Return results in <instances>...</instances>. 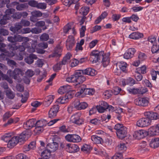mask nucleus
I'll use <instances>...</instances> for the list:
<instances>
[{
  "mask_svg": "<svg viewBox=\"0 0 159 159\" xmlns=\"http://www.w3.org/2000/svg\"><path fill=\"white\" fill-rule=\"evenodd\" d=\"M30 134L28 130H25L18 136H12L8 143L7 147L10 148H13L19 142H21L27 139L30 136Z\"/></svg>",
  "mask_w": 159,
  "mask_h": 159,
  "instance_id": "1",
  "label": "nucleus"
},
{
  "mask_svg": "<svg viewBox=\"0 0 159 159\" xmlns=\"http://www.w3.org/2000/svg\"><path fill=\"white\" fill-rule=\"evenodd\" d=\"M37 40H32L31 43V47L33 48V52L35 51V49L36 50L37 53L43 54L45 53V51L43 49L48 47V44L47 43L42 42L39 43L37 46Z\"/></svg>",
  "mask_w": 159,
  "mask_h": 159,
  "instance_id": "2",
  "label": "nucleus"
},
{
  "mask_svg": "<svg viewBox=\"0 0 159 159\" xmlns=\"http://www.w3.org/2000/svg\"><path fill=\"white\" fill-rule=\"evenodd\" d=\"M82 114L80 112L73 114L70 118V121L73 123L80 125L84 123V119L82 117Z\"/></svg>",
  "mask_w": 159,
  "mask_h": 159,
  "instance_id": "3",
  "label": "nucleus"
},
{
  "mask_svg": "<svg viewBox=\"0 0 159 159\" xmlns=\"http://www.w3.org/2000/svg\"><path fill=\"white\" fill-rule=\"evenodd\" d=\"M103 54H104L103 51L99 52L97 50H93L90 53V59L93 62H96L101 60V58L102 57Z\"/></svg>",
  "mask_w": 159,
  "mask_h": 159,
  "instance_id": "4",
  "label": "nucleus"
},
{
  "mask_svg": "<svg viewBox=\"0 0 159 159\" xmlns=\"http://www.w3.org/2000/svg\"><path fill=\"white\" fill-rule=\"evenodd\" d=\"M86 86L85 85H81L79 88L80 91L78 92L77 94L80 95L83 93L86 95H93L95 93V90L93 89H86Z\"/></svg>",
  "mask_w": 159,
  "mask_h": 159,
  "instance_id": "5",
  "label": "nucleus"
},
{
  "mask_svg": "<svg viewBox=\"0 0 159 159\" xmlns=\"http://www.w3.org/2000/svg\"><path fill=\"white\" fill-rule=\"evenodd\" d=\"M149 99L147 97L139 98L134 100L135 104L140 107H146L148 106Z\"/></svg>",
  "mask_w": 159,
  "mask_h": 159,
  "instance_id": "6",
  "label": "nucleus"
},
{
  "mask_svg": "<svg viewBox=\"0 0 159 159\" xmlns=\"http://www.w3.org/2000/svg\"><path fill=\"white\" fill-rule=\"evenodd\" d=\"M66 140L70 142L78 143L81 140V139L79 135L76 134H68L65 137Z\"/></svg>",
  "mask_w": 159,
  "mask_h": 159,
  "instance_id": "7",
  "label": "nucleus"
},
{
  "mask_svg": "<svg viewBox=\"0 0 159 159\" xmlns=\"http://www.w3.org/2000/svg\"><path fill=\"white\" fill-rule=\"evenodd\" d=\"M151 121L148 117H143L139 120L136 122V125L140 127H143L151 125Z\"/></svg>",
  "mask_w": 159,
  "mask_h": 159,
  "instance_id": "8",
  "label": "nucleus"
},
{
  "mask_svg": "<svg viewBox=\"0 0 159 159\" xmlns=\"http://www.w3.org/2000/svg\"><path fill=\"white\" fill-rule=\"evenodd\" d=\"M74 108L77 110L85 109L88 106V104L85 102H80L78 99H75L73 103Z\"/></svg>",
  "mask_w": 159,
  "mask_h": 159,
  "instance_id": "9",
  "label": "nucleus"
},
{
  "mask_svg": "<svg viewBox=\"0 0 159 159\" xmlns=\"http://www.w3.org/2000/svg\"><path fill=\"white\" fill-rule=\"evenodd\" d=\"M59 109V106L57 105H55L51 107L48 111V117L52 118L56 116L57 113Z\"/></svg>",
  "mask_w": 159,
  "mask_h": 159,
  "instance_id": "10",
  "label": "nucleus"
},
{
  "mask_svg": "<svg viewBox=\"0 0 159 159\" xmlns=\"http://www.w3.org/2000/svg\"><path fill=\"white\" fill-rule=\"evenodd\" d=\"M108 104L107 103L103 101L99 102V105L96 107V108L98 112L102 113L104 112L107 109Z\"/></svg>",
  "mask_w": 159,
  "mask_h": 159,
  "instance_id": "11",
  "label": "nucleus"
},
{
  "mask_svg": "<svg viewBox=\"0 0 159 159\" xmlns=\"http://www.w3.org/2000/svg\"><path fill=\"white\" fill-rule=\"evenodd\" d=\"M144 114V116L148 117L151 121L152 120L159 119V114L156 112L147 111L145 112Z\"/></svg>",
  "mask_w": 159,
  "mask_h": 159,
  "instance_id": "12",
  "label": "nucleus"
},
{
  "mask_svg": "<svg viewBox=\"0 0 159 159\" xmlns=\"http://www.w3.org/2000/svg\"><path fill=\"white\" fill-rule=\"evenodd\" d=\"M11 48H12L13 49V52H12L14 54V52H18L19 51H20L19 52L20 57L18 59L19 60H22L23 57L22 55V53L23 52V51L25 50L24 47L22 46H20L19 47H18L15 45H11Z\"/></svg>",
  "mask_w": 159,
  "mask_h": 159,
  "instance_id": "13",
  "label": "nucleus"
},
{
  "mask_svg": "<svg viewBox=\"0 0 159 159\" xmlns=\"http://www.w3.org/2000/svg\"><path fill=\"white\" fill-rule=\"evenodd\" d=\"M147 135L146 131L144 130H137L133 134L134 137L137 139H140L144 138Z\"/></svg>",
  "mask_w": 159,
  "mask_h": 159,
  "instance_id": "14",
  "label": "nucleus"
},
{
  "mask_svg": "<svg viewBox=\"0 0 159 159\" xmlns=\"http://www.w3.org/2000/svg\"><path fill=\"white\" fill-rule=\"evenodd\" d=\"M35 119H30L24 123L23 124V127L26 129H30L35 126Z\"/></svg>",
  "mask_w": 159,
  "mask_h": 159,
  "instance_id": "15",
  "label": "nucleus"
},
{
  "mask_svg": "<svg viewBox=\"0 0 159 159\" xmlns=\"http://www.w3.org/2000/svg\"><path fill=\"white\" fill-rule=\"evenodd\" d=\"M66 151L70 153H74L80 150L78 146L76 144L68 143Z\"/></svg>",
  "mask_w": 159,
  "mask_h": 159,
  "instance_id": "16",
  "label": "nucleus"
},
{
  "mask_svg": "<svg viewBox=\"0 0 159 159\" xmlns=\"http://www.w3.org/2000/svg\"><path fill=\"white\" fill-rule=\"evenodd\" d=\"M148 133L150 135L154 136L159 135V126H152L148 130Z\"/></svg>",
  "mask_w": 159,
  "mask_h": 159,
  "instance_id": "17",
  "label": "nucleus"
},
{
  "mask_svg": "<svg viewBox=\"0 0 159 159\" xmlns=\"http://www.w3.org/2000/svg\"><path fill=\"white\" fill-rule=\"evenodd\" d=\"M62 51L61 47L59 44L57 45L55 49L54 52L49 55V58L60 57L61 55V53Z\"/></svg>",
  "mask_w": 159,
  "mask_h": 159,
  "instance_id": "18",
  "label": "nucleus"
},
{
  "mask_svg": "<svg viewBox=\"0 0 159 159\" xmlns=\"http://www.w3.org/2000/svg\"><path fill=\"white\" fill-rule=\"evenodd\" d=\"M77 84H80L86 80L85 77L83 75L84 74L83 71L81 70H77Z\"/></svg>",
  "mask_w": 159,
  "mask_h": 159,
  "instance_id": "19",
  "label": "nucleus"
},
{
  "mask_svg": "<svg viewBox=\"0 0 159 159\" xmlns=\"http://www.w3.org/2000/svg\"><path fill=\"white\" fill-rule=\"evenodd\" d=\"M58 148V144L55 142L48 143L46 146V149L51 152L56 151Z\"/></svg>",
  "mask_w": 159,
  "mask_h": 159,
  "instance_id": "20",
  "label": "nucleus"
},
{
  "mask_svg": "<svg viewBox=\"0 0 159 159\" xmlns=\"http://www.w3.org/2000/svg\"><path fill=\"white\" fill-rule=\"evenodd\" d=\"M121 83L123 86H125L126 85L132 86L136 84L135 80L131 77H128L126 79H123L121 81Z\"/></svg>",
  "mask_w": 159,
  "mask_h": 159,
  "instance_id": "21",
  "label": "nucleus"
},
{
  "mask_svg": "<svg viewBox=\"0 0 159 159\" xmlns=\"http://www.w3.org/2000/svg\"><path fill=\"white\" fill-rule=\"evenodd\" d=\"M127 133V128L125 127L120 131H116V134L118 137L120 139H123L126 136Z\"/></svg>",
  "mask_w": 159,
  "mask_h": 159,
  "instance_id": "22",
  "label": "nucleus"
},
{
  "mask_svg": "<svg viewBox=\"0 0 159 159\" xmlns=\"http://www.w3.org/2000/svg\"><path fill=\"white\" fill-rule=\"evenodd\" d=\"M135 52V50L134 48H129L124 55V57L126 59H129L133 57L134 53Z\"/></svg>",
  "mask_w": 159,
  "mask_h": 159,
  "instance_id": "23",
  "label": "nucleus"
},
{
  "mask_svg": "<svg viewBox=\"0 0 159 159\" xmlns=\"http://www.w3.org/2000/svg\"><path fill=\"white\" fill-rule=\"evenodd\" d=\"M152 44L151 51L152 53H155L159 51V40H151Z\"/></svg>",
  "mask_w": 159,
  "mask_h": 159,
  "instance_id": "24",
  "label": "nucleus"
},
{
  "mask_svg": "<svg viewBox=\"0 0 159 159\" xmlns=\"http://www.w3.org/2000/svg\"><path fill=\"white\" fill-rule=\"evenodd\" d=\"M32 16L30 17V20L31 21L34 22L36 21V20L34 18H37L41 17L42 15V13L39 11H34L31 12Z\"/></svg>",
  "mask_w": 159,
  "mask_h": 159,
  "instance_id": "25",
  "label": "nucleus"
},
{
  "mask_svg": "<svg viewBox=\"0 0 159 159\" xmlns=\"http://www.w3.org/2000/svg\"><path fill=\"white\" fill-rule=\"evenodd\" d=\"M150 146L152 148H156L159 147V138L152 139L149 143Z\"/></svg>",
  "mask_w": 159,
  "mask_h": 159,
  "instance_id": "26",
  "label": "nucleus"
},
{
  "mask_svg": "<svg viewBox=\"0 0 159 159\" xmlns=\"http://www.w3.org/2000/svg\"><path fill=\"white\" fill-rule=\"evenodd\" d=\"M143 36L142 33L138 32H134L130 34L129 38L132 39H139L142 38Z\"/></svg>",
  "mask_w": 159,
  "mask_h": 159,
  "instance_id": "27",
  "label": "nucleus"
},
{
  "mask_svg": "<svg viewBox=\"0 0 159 159\" xmlns=\"http://www.w3.org/2000/svg\"><path fill=\"white\" fill-rule=\"evenodd\" d=\"M84 74L93 76L96 74V70L91 68H88L85 70H82Z\"/></svg>",
  "mask_w": 159,
  "mask_h": 159,
  "instance_id": "28",
  "label": "nucleus"
},
{
  "mask_svg": "<svg viewBox=\"0 0 159 159\" xmlns=\"http://www.w3.org/2000/svg\"><path fill=\"white\" fill-rule=\"evenodd\" d=\"M23 73L20 69L16 68L14 70V78L15 80H19L20 75L22 76Z\"/></svg>",
  "mask_w": 159,
  "mask_h": 159,
  "instance_id": "29",
  "label": "nucleus"
},
{
  "mask_svg": "<svg viewBox=\"0 0 159 159\" xmlns=\"http://www.w3.org/2000/svg\"><path fill=\"white\" fill-rule=\"evenodd\" d=\"M70 90V86L68 85H66L60 87L58 90V92L59 93L62 94L65 93H67Z\"/></svg>",
  "mask_w": 159,
  "mask_h": 159,
  "instance_id": "30",
  "label": "nucleus"
},
{
  "mask_svg": "<svg viewBox=\"0 0 159 159\" xmlns=\"http://www.w3.org/2000/svg\"><path fill=\"white\" fill-rule=\"evenodd\" d=\"M37 56L34 54H31L25 59V62L28 64H30L34 62V59H37Z\"/></svg>",
  "mask_w": 159,
  "mask_h": 159,
  "instance_id": "31",
  "label": "nucleus"
},
{
  "mask_svg": "<svg viewBox=\"0 0 159 159\" xmlns=\"http://www.w3.org/2000/svg\"><path fill=\"white\" fill-rule=\"evenodd\" d=\"M22 28V26L20 23H16L14 26L11 27L10 29L11 31L17 33L19 32L20 29Z\"/></svg>",
  "mask_w": 159,
  "mask_h": 159,
  "instance_id": "32",
  "label": "nucleus"
},
{
  "mask_svg": "<svg viewBox=\"0 0 159 159\" xmlns=\"http://www.w3.org/2000/svg\"><path fill=\"white\" fill-rule=\"evenodd\" d=\"M54 99V96L52 95H50L47 97L43 102L44 105L46 107L49 106L53 101Z\"/></svg>",
  "mask_w": 159,
  "mask_h": 159,
  "instance_id": "33",
  "label": "nucleus"
},
{
  "mask_svg": "<svg viewBox=\"0 0 159 159\" xmlns=\"http://www.w3.org/2000/svg\"><path fill=\"white\" fill-rule=\"evenodd\" d=\"M8 40H29V39L27 37H24L20 35L16 34L14 36L8 37Z\"/></svg>",
  "mask_w": 159,
  "mask_h": 159,
  "instance_id": "34",
  "label": "nucleus"
},
{
  "mask_svg": "<svg viewBox=\"0 0 159 159\" xmlns=\"http://www.w3.org/2000/svg\"><path fill=\"white\" fill-rule=\"evenodd\" d=\"M117 65L123 71L126 72L127 64L125 62L123 61L118 62L117 63Z\"/></svg>",
  "mask_w": 159,
  "mask_h": 159,
  "instance_id": "35",
  "label": "nucleus"
},
{
  "mask_svg": "<svg viewBox=\"0 0 159 159\" xmlns=\"http://www.w3.org/2000/svg\"><path fill=\"white\" fill-rule=\"evenodd\" d=\"M75 42L74 40H66V46L68 50H71L74 46Z\"/></svg>",
  "mask_w": 159,
  "mask_h": 159,
  "instance_id": "36",
  "label": "nucleus"
},
{
  "mask_svg": "<svg viewBox=\"0 0 159 159\" xmlns=\"http://www.w3.org/2000/svg\"><path fill=\"white\" fill-rule=\"evenodd\" d=\"M13 136V134L11 133H6L1 137L2 140L5 142H8L9 141L11 137Z\"/></svg>",
  "mask_w": 159,
  "mask_h": 159,
  "instance_id": "37",
  "label": "nucleus"
},
{
  "mask_svg": "<svg viewBox=\"0 0 159 159\" xmlns=\"http://www.w3.org/2000/svg\"><path fill=\"white\" fill-rule=\"evenodd\" d=\"M5 93L6 96L10 99H13L15 96V93L9 89L5 91Z\"/></svg>",
  "mask_w": 159,
  "mask_h": 159,
  "instance_id": "38",
  "label": "nucleus"
},
{
  "mask_svg": "<svg viewBox=\"0 0 159 159\" xmlns=\"http://www.w3.org/2000/svg\"><path fill=\"white\" fill-rule=\"evenodd\" d=\"M127 90L130 93L134 95L139 94V88H131L130 87H128L127 88Z\"/></svg>",
  "mask_w": 159,
  "mask_h": 159,
  "instance_id": "39",
  "label": "nucleus"
},
{
  "mask_svg": "<svg viewBox=\"0 0 159 159\" xmlns=\"http://www.w3.org/2000/svg\"><path fill=\"white\" fill-rule=\"evenodd\" d=\"M47 124V121L44 120H41L35 122V126L43 127Z\"/></svg>",
  "mask_w": 159,
  "mask_h": 159,
  "instance_id": "40",
  "label": "nucleus"
},
{
  "mask_svg": "<svg viewBox=\"0 0 159 159\" xmlns=\"http://www.w3.org/2000/svg\"><path fill=\"white\" fill-rule=\"evenodd\" d=\"M91 140L94 143L99 144L101 143L102 139L96 135H92L91 137Z\"/></svg>",
  "mask_w": 159,
  "mask_h": 159,
  "instance_id": "41",
  "label": "nucleus"
},
{
  "mask_svg": "<svg viewBox=\"0 0 159 159\" xmlns=\"http://www.w3.org/2000/svg\"><path fill=\"white\" fill-rule=\"evenodd\" d=\"M73 24V23L71 22L68 23L63 28L64 33L65 34L68 33V31L72 28Z\"/></svg>",
  "mask_w": 159,
  "mask_h": 159,
  "instance_id": "42",
  "label": "nucleus"
},
{
  "mask_svg": "<svg viewBox=\"0 0 159 159\" xmlns=\"http://www.w3.org/2000/svg\"><path fill=\"white\" fill-rule=\"evenodd\" d=\"M89 8L87 7H82L79 10L80 13L84 16L86 15L89 12Z\"/></svg>",
  "mask_w": 159,
  "mask_h": 159,
  "instance_id": "43",
  "label": "nucleus"
},
{
  "mask_svg": "<svg viewBox=\"0 0 159 159\" xmlns=\"http://www.w3.org/2000/svg\"><path fill=\"white\" fill-rule=\"evenodd\" d=\"M84 40H80V42H78L75 48V50L76 52L79 51H82L83 48L82 46L84 44Z\"/></svg>",
  "mask_w": 159,
  "mask_h": 159,
  "instance_id": "44",
  "label": "nucleus"
},
{
  "mask_svg": "<svg viewBox=\"0 0 159 159\" xmlns=\"http://www.w3.org/2000/svg\"><path fill=\"white\" fill-rule=\"evenodd\" d=\"M25 31H27V32H29L30 30L33 33L38 34L40 33L41 32V29H38L36 28H34L32 29L31 30H30L29 28H26L25 29Z\"/></svg>",
  "mask_w": 159,
  "mask_h": 159,
  "instance_id": "45",
  "label": "nucleus"
},
{
  "mask_svg": "<svg viewBox=\"0 0 159 159\" xmlns=\"http://www.w3.org/2000/svg\"><path fill=\"white\" fill-rule=\"evenodd\" d=\"M92 148L90 145L88 144H85L81 148L82 151L86 153L89 152L91 150Z\"/></svg>",
  "mask_w": 159,
  "mask_h": 159,
  "instance_id": "46",
  "label": "nucleus"
},
{
  "mask_svg": "<svg viewBox=\"0 0 159 159\" xmlns=\"http://www.w3.org/2000/svg\"><path fill=\"white\" fill-rule=\"evenodd\" d=\"M27 7L26 4V3H21L19 4L16 7V9L19 11H22L25 8Z\"/></svg>",
  "mask_w": 159,
  "mask_h": 159,
  "instance_id": "47",
  "label": "nucleus"
},
{
  "mask_svg": "<svg viewBox=\"0 0 159 159\" xmlns=\"http://www.w3.org/2000/svg\"><path fill=\"white\" fill-rule=\"evenodd\" d=\"M48 149H45L41 153V156L43 158H48L50 156L51 152L48 151Z\"/></svg>",
  "mask_w": 159,
  "mask_h": 159,
  "instance_id": "48",
  "label": "nucleus"
},
{
  "mask_svg": "<svg viewBox=\"0 0 159 159\" xmlns=\"http://www.w3.org/2000/svg\"><path fill=\"white\" fill-rule=\"evenodd\" d=\"M47 4L45 3H38L36 6L37 8L39 9H44L46 8Z\"/></svg>",
  "mask_w": 159,
  "mask_h": 159,
  "instance_id": "49",
  "label": "nucleus"
},
{
  "mask_svg": "<svg viewBox=\"0 0 159 159\" xmlns=\"http://www.w3.org/2000/svg\"><path fill=\"white\" fill-rule=\"evenodd\" d=\"M116 149H118L119 151L120 152L122 151L126 150V147L125 143H120L118 145Z\"/></svg>",
  "mask_w": 159,
  "mask_h": 159,
  "instance_id": "50",
  "label": "nucleus"
},
{
  "mask_svg": "<svg viewBox=\"0 0 159 159\" xmlns=\"http://www.w3.org/2000/svg\"><path fill=\"white\" fill-rule=\"evenodd\" d=\"M125 127V126H123L122 124L117 123L115 125L114 128L116 131H119L122 130V129Z\"/></svg>",
  "mask_w": 159,
  "mask_h": 159,
  "instance_id": "51",
  "label": "nucleus"
},
{
  "mask_svg": "<svg viewBox=\"0 0 159 159\" xmlns=\"http://www.w3.org/2000/svg\"><path fill=\"white\" fill-rule=\"evenodd\" d=\"M66 98L64 97H61L59 98L57 101V102L60 104L65 103L67 102Z\"/></svg>",
  "mask_w": 159,
  "mask_h": 159,
  "instance_id": "52",
  "label": "nucleus"
},
{
  "mask_svg": "<svg viewBox=\"0 0 159 159\" xmlns=\"http://www.w3.org/2000/svg\"><path fill=\"white\" fill-rule=\"evenodd\" d=\"M62 65H61L60 62L56 64L53 67L54 70L55 71H57L60 70L61 69Z\"/></svg>",
  "mask_w": 159,
  "mask_h": 159,
  "instance_id": "53",
  "label": "nucleus"
},
{
  "mask_svg": "<svg viewBox=\"0 0 159 159\" xmlns=\"http://www.w3.org/2000/svg\"><path fill=\"white\" fill-rule=\"evenodd\" d=\"M111 92L110 90H106L103 93V95L105 98L108 99L111 96Z\"/></svg>",
  "mask_w": 159,
  "mask_h": 159,
  "instance_id": "54",
  "label": "nucleus"
},
{
  "mask_svg": "<svg viewBox=\"0 0 159 159\" xmlns=\"http://www.w3.org/2000/svg\"><path fill=\"white\" fill-rule=\"evenodd\" d=\"M74 95V94L72 93V92L70 91L66 93L65 97H66V99H67V102H68L69 99L72 98Z\"/></svg>",
  "mask_w": 159,
  "mask_h": 159,
  "instance_id": "55",
  "label": "nucleus"
},
{
  "mask_svg": "<svg viewBox=\"0 0 159 159\" xmlns=\"http://www.w3.org/2000/svg\"><path fill=\"white\" fill-rule=\"evenodd\" d=\"M12 115L11 112L7 111L5 113L3 116V120L5 121L11 117Z\"/></svg>",
  "mask_w": 159,
  "mask_h": 159,
  "instance_id": "56",
  "label": "nucleus"
},
{
  "mask_svg": "<svg viewBox=\"0 0 159 159\" xmlns=\"http://www.w3.org/2000/svg\"><path fill=\"white\" fill-rule=\"evenodd\" d=\"M25 75L28 77H31L34 74V71L28 69L25 72Z\"/></svg>",
  "mask_w": 159,
  "mask_h": 159,
  "instance_id": "57",
  "label": "nucleus"
},
{
  "mask_svg": "<svg viewBox=\"0 0 159 159\" xmlns=\"http://www.w3.org/2000/svg\"><path fill=\"white\" fill-rule=\"evenodd\" d=\"M123 155L121 152L116 153L111 159H123Z\"/></svg>",
  "mask_w": 159,
  "mask_h": 159,
  "instance_id": "58",
  "label": "nucleus"
},
{
  "mask_svg": "<svg viewBox=\"0 0 159 159\" xmlns=\"http://www.w3.org/2000/svg\"><path fill=\"white\" fill-rule=\"evenodd\" d=\"M135 77L138 81H140L142 80L143 77L142 75L140 74L139 72L136 71Z\"/></svg>",
  "mask_w": 159,
  "mask_h": 159,
  "instance_id": "59",
  "label": "nucleus"
},
{
  "mask_svg": "<svg viewBox=\"0 0 159 159\" xmlns=\"http://www.w3.org/2000/svg\"><path fill=\"white\" fill-rule=\"evenodd\" d=\"M113 92L115 95L118 94L121 91V89L118 86H115L113 87Z\"/></svg>",
  "mask_w": 159,
  "mask_h": 159,
  "instance_id": "60",
  "label": "nucleus"
},
{
  "mask_svg": "<svg viewBox=\"0 0 159 159\" xmlns=\"http://www.w3.org/2000/svg\"><path fill=\"white\" fill-rule=\"evenodd\" d=\"M157 71H156L154 70H152L150 73L152 76V79L153 80H156L157 78Z\"/></svg>",
  "mask_w": 159,
  "mask_h": 159,
  "instance_id": "61",
  "label": "nucleus"
},
{
  "mask_svg": "<svg viewBox=\"0 0 159 159\" xmlns=\"http://www.w3.org/2000/svg\"><path fill=\"white\" fill-rule=\"evenodd\" d=\"M101 27L100 25H96L93 27L90 30V32L91 33L96 32L101 29Z\"/></svg>",
  "mask_w": 159,
  "mask_h": 159,
  "instance_id": "62",
  "label": "nucleus"
},
{
  "mask_svg": "<svg viewBox=\"0 0 159 159\" xmlns=\"http://www.w3.org/2000/svg\"><path fill=\"white\" fill-rule=\"evenodd\" d=\"M38 2L34 0H31L28 2V4L30 6L36 7Z\"/></svg>",
  "mask_w": 159,
  "mask_h": 159,
  "instance_id": "63",
  "label": "nucleus"
},
{
  "mask_svg": "<svg viewBox=\"0 0 159 159\" xmlns=\"http://www.w3.org/2000/svg\"><path fill=\"white\" fill-rule=\"evenodd\" d=\"M138 58L141 61L144 60L146 58V56L144 53L140 52L138 56Z\"/></svg>",
  "mask_w": 159,
  "mask_h": 159,
  "instance_id": "64",
  "label": "nucleus"
}]
</instances>
